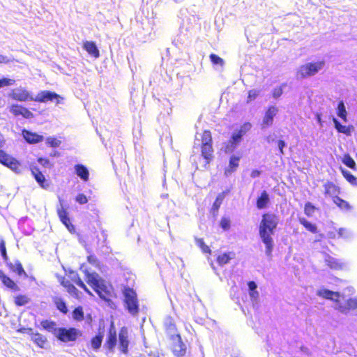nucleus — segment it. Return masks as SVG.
<instances>
[{"instance_id": "obj_37", "label": "nucleus", "mask_w": 357, "mask_h": 357, "mask_svg": "<svg viewBox=\"0 0 357 357\" xmlns=\"http://www.w3.org/2000/svg\"><path fill=\"white\" fill-rule=\"evenodd\" d=\"M41 326L44 329L47 330L49 332H52L54 335L55 331L59 328L56 327L55 322L48 320H44L41 321Z\"/></svg>"}, {"instance_id": "obj_44", "label": "nucleus", "mask_w": 357, "mask_h": 357, "mask_svg": "<svg viewBox=\"0 0 357 357\" xmlns=\"http://www.w3.org/2000/svg\"><path fill=\"white\" fill-rule=\"evenodd\" d=\"M316 207L311 202H306L304 206V213L307 217L313 215L316 210Z\"/></svg>"}, {"instance_id": "obj_49", "label": "nucleus", "mask_w": 357, "mask_h": 357, "mask_svg": "<svg viewBox=\"0 0 357 357\" xmlns=\"http://www.w3.org/2000/svg\"><path fill=\"white\" fill-rule=\"evenodd\" d=\"M15 83V80L13 79H10L7 77H3L0 79V86H11L13 85Z\"/></svg>"}, {"instance_id": "obj_25", "label": "nucleus", "mask_w": 357, "mask_h": 357, "mask_svg": "<svg viewBox=\"0 0 357 357\" xmlns=\"http://www.w3.org/2000/svg\"><path fill=\"white\" fill-rule=\"evenodd\" d=\"M75 171L77 176L82 181H87L89 178V172L86 166L82 164H77L75 166Z\"/></svg>"}, {"instance_id": "obj_41", "label": "nucleus", "mask_w": 357, "mask_h": 357, "mask_svg": "<svg viewBox=\"0 0 357 357\" xmlns=\"http://www.w3.org/2000/svg\"><path fill=\"white\" fill-rule=\"evenodd\" d=\"M229 253H222L217 257V261L220 266L227 264L230 261Z\"/></svg>"}, {"instance_id": "obj_1", "label": "nucleus", "mask_w": 357, "mask_h": 357, "mask_svg": "<svg viewBox=\"0 0 357 357\" xmlns=\"http://www.w3.org/2000/svg\"><path fill=\"white\" fill-rule=\"evenodd\" d=\"M279 223V217L273 213L266 212L262 214L261 220L259 225V234L266 246V254L271 256L273 250V239L272 235L274 234Z\"/></svg>"}, {"instance_id": "obj_46", "label": "nucleus", "mask_w": 357, "mask_h": 357, "mask_svg": "<svg viewBox=\"0 0 357 357\" xmlns=\"http://www.w3.org/2000/svg\"><path fill=\"white\" fill-rule=\"evenodd\" d=\"M94 290L101 298L104 300L107 299V296L109 294V292L105 289L103 286L100 284L99 287L95 288Z\"/></svg>"}, {"instance_id": "obj_43", "label": "nucleus", "mask_w": 357, "mask_h": 357, "mask_svg": "<svg viewBox=\"0 0 357 357\" xmlns=\"http://www.w3.org/2000/svg\"><path fill=\"white\" fill-rule=\"evenodd\" d=\"M73 317L76 321H82L84 319V312L82 307L79 306L73 311Z\"/></svg>"}, {"instance_id": "obj_33", "label": "nucleus", "mask_w": 357, "mask_h": 357, "mask_svg": "<svg viewBox=\"0 0 357 357\" xmlns=\"http://www.w3.org/2000/svg\"><path fill=\"white\" fill-rule=\"evenodd\" d=\"M337 114L342 119V121L347 122V112L346 110L344 103L343 101H340L337 105Z\"/></svg>"}, {"instance_id": "obj_21", "label": "nucleus", "mask_w": 357, "mask_h": 357, "mask_svg": "<svg viewBox=\"0 0 357 357\" xmlns=\"http://www.w3.org/2000/svg\"><path fill=\"white\" fill-rule=\"evenodd\" d=\"M333 122L334 123L335 128L339 133H342L347 136H350L352 132L354 130V127L352 125L344 126L340 122L333 118Z\"/></svg>"}, {"instance_id": "obj_28", "label": "nucleus", "mask_w": 357, "mask_h": 357, "mask_svg": "<svg viewBox=\"0 0 357 357\" xmlns=\"http://www.w3.org/2000/svg\"><path fill=\"white\" fill-rule=\"evenodd\" d=\"M84 49L91 56L98 58L100 56L99 50L94 42L86 41L84 43Z\"/></svg>"}, {"instance_id": "obj_29", "label": "nucleus", "mask_w": 357, "mask_h": 357, "mask_svg": "<svg viewBox=\"0 0 357 357\" xmlns=\"http://www.w3.org/2000/svg\"><path fill=\"white\" fill-rule=\"evenodd\" d=\"M325 263L330 268L333 270H341L344 266L342 262L330 255H327L325 258Z\"/></svg>"}, {"instance_id": "obj_62", "label": "nucleus", "mask_w": 357, "mask_h": 357, "mask_svg": "<svg viewBox=\"0 0 357 357\" xmlns=\"http://www.w3.org/2000/svg\"><path fill=\"white\" fill-rule=\"evenodd\" d=\"M202 252H204L205 253L211 254V250H210L209 247L204 245L203 243H202Z\"/></svg>"}, {"instance_id": "obj_20", "label": "nucleus", "mask_w": 357, "mask_h": 357, "mask_svg": "<svg viewBox=\"0 0 357 357\" xmlns=\"http://www.w3.org/2000/svg\"><path fill=\"white\" fill-rule=\"evenodd\" d=\"M119 349H121L122 353L125 354H128L129 341L128 340V333L126 328H121L119 335Z\"/></svg>"}, {"instance_id": "obj_30", "label": "nucleus", "mask_w": 357, "mask_h": 357, "mask_svg": "<svg viewBox=\"0 0 357 357\" xmlns=\"http://www.w3.org/2000/svg\"><path fill=\"white\" fill-rule=\"evenodd\" d=\"M341 174L348 183H349L351 185L354 187H357L356 176H355L351 172L344 169H341Z\"/></svg>"}, {"instance_id": "obj_32", "label": "nucleus", "mask_w": 357, "mask_h": 357, "mask_svg": "<svg viewBox=\"0 0 357 357\" xmlns=\"http://www.w3.org/2000/svg\"><path fill=\"white\" fill-rule=\"evenodd\" d=\"M9 266L10 270L16 273L19 276L24 275L25 278L27 277L26 273L19 261H16L15 264H10Z\"/></svg>"}, {"instance_id": "obj_10", "label": "nucleus", "mask_w": 357, "mask_h": 357, "mask_svg": "<svg viewBox=\"0 0 357 357\" xmlns=\"http://www.w3.org/2000/svg\"><path fill=\"white\" fill-rule=\"evenodd\" d=\"M0 163L13 171H17L20 166L19 162L15 158L1 149H0Z\"/></svg>"}, {"instance_id": "obj_56", "label": "nucleus", "mask_w": 357, "mask_h": 357, "mask_svg": "<svg viewBox=\"0 0 357 357\" xmlns=\"http://www.w3.org/2000/svg\"><path fill=\"white\" fill-rule=\"evenodd\" d=\"M87 260H88L89 264H92V265H93L95 266H98V260L97 257L95 255H91L88 256Z\"/></svg>"}, {"instance_id": "obj_40", "label": "nucleus", "mask_w": 357, "mask_h": 357, "mask_svg": "<svg viewBox=\"0 0 357 357\" xmlns=\"http://www.w3.org/2000/svg\"><path fill=\"white\" fill-rule=\"evenodd\" d=\"M249 290H250V296L251 298H257L259 296V293L257 291V284L254 281H250L248 283Z\"/></svg>"}, {"instance_id": "obj_35", "label": "nucleus", "mask_w": 357, "mask_h": 357, "mask_svg": "<svg viewBox=\"0 0 357 357\" xmlns=\"http://www.w3.org/2000/svg\"><path fill=\"white\" fill-rule=\"evenodd\" d=\"M299 222L309 231L312 234L317 233V226L307 221L305 218H300Z\"/></svg>"}, {"instance_id": "obj_17", "label": "nucleus", "mask_w": 357, "mask_h": 357, "mask_svg": "<svg viewBox=\"0 0 357 357\" xmlns=\"http://www.w3.org/2000/svg\"><path fill=\"white\" fill-rule=\"evenodd\" d=\"M59 202L61 203V206H62L60 199ZM57 213L62 223L67 227L70 232H73V231L75 230V227L70 223L68 212L63 208V206H61V208H57Z\"/></svg>"}, {"instance_id": "obj_7", "label": "nucleus", "mask_w": 357, "mask_h": 357, "mask_svg": "<svg viewBox=\"0 0 357 357\" xmlns=\"http://www.w3.org/2000/svg\"><path fill=\"white\" fill-rule=\"evenodd\" d=\"M62 98L54 91H42L39 92L37 96L34 98L33 100L39 102H46L47 101H55L56 104L59 103V100Z\"/></svg>"}, {"instance_id": "obj_5", "label": "nucleus", "mask_w": 357, "mask_h": 357, "mask_svg": "<svg viewBox=\"0 0 357 357\" xmlns=\"http://www.w3.org/2000/svg\"><path fill=\"white\" fill-rule=\"evenodd\" d=\"M79 335V331L75 328H59L55 331L56 338L63 342L75 341Z\"/></svg>"}, {"instance_id": "obj_12", "label": "nucleus", "mask_w": 357, "mask_h": 357, "mask_svg": "<svg viewBox=\"0 0 357 357\" xmlns=\"http://www.w3.org/2000/svg\"><path fill=\"white\" fill-rule=\"evenodd\" d=\"M278 112V108L275 105L267 107L262 120L263 128L270 127L273 125L274 117L277 115Z\"/></svg>"}, {"instance_id": "obj_59", "label": "nucleus", "mask_w": 357, "mask_h": 357, "mask_svg": "<svg viewBox=\"0 0 357 357\" xmlns=\"http://www.w3.org/2000/svg\"><path fill=\"white\" fill-rule=\"evenodd\" d=\"M12 61L10 57L0 54V64L8 63Z\"/></svg>"}, {"instance_id": "obj_22", "label": "nucleus", "mask_w": 357, "mask_h": 357, "mask_svg": "<svg viewBox=\"0 0 357 357\" xmlns=\"http://www.w3.org/2000/svg\"><path fill=\"white\" fill-rule=\"evenodd\" d=\"M270 203L269 195L266 190H263L256 200V206L258 209L266 208Z\"/></svg>"}, {"instance_id": "obj_6", "label": "nucleus", "mask_w": 357, "mask_h": 357, "mask_svg": "<svg viewBox=\"0 0 357 357\" xmlns=\"http://www.w3.org/2000/svg\"><path fill=\"white\" fill-rule=\"evenodd\" d=\"M8 97L20 102L33 101V96L31 92L24 87H18L10 90Z\"/></svg>"}, {"instance_id": "obj_34", "label": "nucleus", "mask_w": 357, "mask_h": 357, "mask_svg": "<svg viewBox=\"0 0 357 357\" xmlns=\"http://www.w3.org/2000/svg\"><path fill=\"white\" fill-rule=\"evenodd\" d=\"M333 202L341 209H351V206L349 205V202L338 196H333Z\"/></svg>"}, {"instance_id": "obj_63", "label": "nucleus", "mask_w": 357, "mask_h": 357, "mask_svg": "<svg viewBox=\"0 0 357 357\" xmlns=\"http://www.w3.org/2000/svg\"><path fill=\"white\" fill-rule=\"evenodd\" d=\"M62 285L66 288V289H68V284H71L72 283L69 281V280H63L62 282H61Z\"/></svg>"}, {"instance_id": "obj_4", "label": "nucleus", "mask_w": 357, "mask_h": 357, "mask_svg": "<svg viewBox=\"0 0 357 357\" xmlns=\"http://www.w3.org/2000/svg\"><path fill=\"white\" fill-rule=\"evenodd\" d=\"M202 157L208 164L213 160V149L212 146V135L210 131L205 130L202 133Z\"/></svg>"}, {"instance_id": "obj_60", "label": "nucleus", "mask_w": 357, "mask_h": 357, "mask_svg": "<svg viewBox=\"0 0 357 357\" xmlns=\"http://www.w3.org/2000/svg\"><path fill=\"white\" fill-rule=\"evenodd\" d=\"M73 281L75 282V284L79 287H84V283L83 282V281L81 280V278L79 277V276H75V278L73 279Z\"/></svg>"}, {"instance_id": "obj_52", "label": "nucleus", "mask_w": 357, "mask_h": 357, "mask_svg": "<svg viewBox=\"0 0 357 357\" xmlns=\"http://www.w3.org/2000/svg\"><path fill=\"white\" fill-rule=\"evenodd\" d=\"M259 91L256 89H252L248 91L247 102L254 100L258 96Z\"/></svg>"}, {"instance_id": "obj_58", "label": "nucleus", "mask_w": 357, "mask_h": 357, "mask_svg": "<svg viewBox=\"0 0 357 357\" xmlns=\"http://www.w3.org/2000/svg\"><path fill=\"white\" fill-rule=\"evenodd\" d=\"M278 148H279L280 153L281 155H283V154H284L283 149H284V147L286 146V144H285L284 141H283V140H279V141L278 142Z\"/></svg>"}, {"instance_id": "obj_45", "label": "nucleus", "mask_w": 357, "mask_h": 357, "mask_svg": "<svg viewBox=\"0 0 357 357\" xmlns=\"http://www.w3.org/2000/svg\"><path fill=\"white\" fill-rule=\"evenodd\" d=\"M224 198H225V196L223 194H219L217 196V197L213 204V206H212V209L213 211L217 212L218 211L219 208L220 207V206L223 202Z\"/></svg>"}, {"instance_id": "obj_36", "label": "nucleus", "mask_w": 357, "mask_h": 357, "mask_svg": "<svg viewBox=\"0 0 357 357\" xmlns=\"http://www.w3.org/2000/svg\"><path fill=\"white\" fill-rule=\"evenodd\" d=\"M31 340L41 348L44 347V344L47 341L45 337L40 333H33L31 335Z\"/></svg>"}, {"instance_id": "obj_19", "label": "nucleus", "mask_w": 357, "mask_h": 357, "mask_svg": "<svg viewBox=\"0 0 357 357\" xmlns=\"http://www.w3.org/2000/svg\"><path fill=\"white\" fill-rule=\"evenodd\" d=\"M22 135L26 142L29 144H37L43 141L44 137L36 132L27 130H23Z\"/></svg>"}, {"instance_id": "obj_8", "label": "nucleus", "mask_w": 357, "mask_h": 357, "mask_svg": "<svg viewBox=\"0 0 357 357\" xmlns=\"http://www.w3.org/2000/svg\"><path fill=\"white\" fill-rule=\"evenodd\" d=\"M198 136L199 133L197 130L192 147V154L190 158L191 162L195 165L196 169H198V162L201 160V139Z\"/></svg>"}, {"instance_id": "obj_27", "label": "nucleus", "mask_w": 357, "mask_h": 357, "mask_svg": "<svg viewBox=\"0 0 357 357\" xmlns=\"http://www.w3.org/2000/svg\"><path fill=\"white\" fill-rule=\"evenodd\" d=\"M241 157L238 155H231L229 158L228 168L225 169V174H231L236 170L239 166Z\"/></svg>"}, {"instance_id": "obj_2", "label": "nucleus", "mask_w": 357, "mask_h": 357, "mask_svg": "<svg viewBox=\"0 0 357 357\" xmlns=\"http://www.w3.org/2000/svg\"><path fill=\"white\" fill-rule=\"evenodd\" d=\"M123 304L130 314L135 317L139 312V305L136 292L130 287H126L123 292Z\"/></svg>"}, {"instance_id": "obj_53", "label": "nucleus", "mask_w": 357, "mask_h": 357, "mask_svg": "<svg viewBox=\"0 0 357 357\" xmlns=\"http://www.w3.org/2000/svg\"><path fill=\"white\" fill-rule=\"evenodd\" d=\"M68 292L73 296H78V290L77 289L73 284H68Z\"/></svg>"}, {"instance_id": "obj_3", "label": "nucleus", "mask_w": 357, "mask_h": 357, "mask_svg": "<svg viewBox=\"0 0 357 357\" xmlns=\"http://www.w3.org/2000/svg\"><path fill=\"white\" fill-rule=\"evenodd\" d=\"M324 65L325 61L324 60L301 65L297 71V76L300 78L313 76L321 70Z\"/></svg>"}, {"instance_id": "obj_11", "label": "nucleus", "mask_w": 357, "mask_h": 357, "mask_svg": "<svg viewBox=\"0 0 357 357\" xmlns=\"http://www.w3.org/2000/svg\"><path fill=\"white\" fill-rule=\"evenodd\" d=\"M9 112L14 116H22L25 119H31L33 117V114L27 108L18 104H12L8 107Z\"/></svg>"}, {"instance_id": "obj_47", "label": "nucleus", "mask_w": 357, "mask_h": 357, "mask_svg": "<svg viewBox=\"0 0 357 357\" xmlns=\"http://www.w3.org/2000/svg\"><path fill=\"white\" fill-rule=\"evenodd\" d=\"M46 144L51 147H59L61 144V141L55 137H49L46 139Z\"/></svg>"}, {"instance_id": "obj_42", "label": "nucleus", "mask_w": 357, "mask_h": 357, "mask_svg": "<svg viewBox=\"0 0 357 357\" xmlns=\"http://www.w3.org/2000/svg\"><path fill=\"white\" fill-rule=\"evenodd\" d=\"M29 302V298L25 295H18L15 298V303L17 306H23Z\"/></svg>"}, {"instance_id": "obj_16", "label": "nucleus", "mask_w": 357, "mask_h": 357, "mask_svg": "<svg viewBox=\"0 0 357 357\" xmlns=\"http://www.w3.org/2000/svg\"><path fill=\"white\" fill-rule=\"evenodd\" d=\"M336 309L342 313L347 314L351 310L357 311V298H350L345 304H339Z\"/></svg>"}, {"instance_id": "obj_38", "label": "nucleus", "mask_w": 357, "mask_h": 357, "mask_svg": "<svg viewBox=\"0 0 357 357\" xmlns=\"http://www.w3.org/2000/svg\"><path fill=\"white\" fill-rule=\"evenodd\" d=\"M54 303L56 306V308L63 314H67L68 307L66 306V302L61 298H56L54 300Z\"/></svg>"}, {"instance_id": "obj_50", "label": "nucleus", "mask_w": 357, "mask_h": 357, "mask_svg": "<svg viewBox=\"0 0 357 357\" xmlns=\"http://www.w3.org/2000/svg\"><path fill=\"white\" fill-rule=\"evenodd\" d=\"M230 225L231 221L229 218L225 217L221 218L220 225L224 230H228L230 228Z\"/></svg>"}, {"instance_id": "obj_39", "label": "nucleus", "mask_w": 357, "mask_h": 357, "mask_svg": "<svg viewBox=\"0 0 357 357\" xmlns=\"http://www.w3.org/2000/svg\"><path fill=\"white\" fill-rule=\"evenodd\" d=\"M103 339V335H96L91 339V347L94 350H98L100 348Z\"/></svg>"}, {"instance_id": "obj_51", "label": "nucleus", "mask_w": 357, "mask_h": 357, "mask_svg": "<svg viewBox=\"0 0 357 357\" xmlns=\"http://www.w3.org/2000/svg\"><path fill=\"white\" fill-rule=\"evenodd\" d=\"M210 59L211 61L215 65L219 64L222 66L224 63L223 59L222 58L213 53L210 54Z\"/></svg>"}, {"instance_id": "obj_9", "label": "nucleus", "mask_w": 357, "mask_h": 357, "mask_svg": "<svg viewBox=\"0 0 357 357\" xmlns=\"http://www.w3.org/2000/svg\"><path fill=\"white\" fill-rule=\"evenodd\" d=\"M251 127V123L246 122L241 126V128L236 133L232 135L230 139V144L233 149L236 148V146L241 142L242 137L250 130Z\"/></svg>"}, {"instance_id": "obj_55", "label": "nucleus", "mask_w": 357, "mask_h": 357, "mask_svg": "<svg viewBox=\"0 0 357 357\" xmlns=\"http://www.w3.org/2000/svg\"><path fill=\"white\" fill-rule=\"evenodd\" d=\"M0 251H1L2 257L4 259H7L8 256H7V253H6V245H5V242L3 240L1 242Z\"/></svg>"}, {"instance_id": "obj_24", "label": "nucleus", "mask_w": 357, "mask_h": 357, "mask_svg": "<svg viewBox=\"0 0 357 357\" xmlns=\"http://www.w3.org/2000/svg\"><path fill=\"white\" fill-rule=\"evenodd\" d=\"M324 195L328 196H337L340 192V188L331 181H327L324 185Z\"/></svg>"}, {"instance_id": "obj_15", "label": "nucleus", "mask_w": 357, "mask_h": 357, "mask_svg": "<svg viewBox=\"0 0 357 357\" xmlns=\"http://www.w3.org/2000/svg\"><path fill=\"white\" fill-rule=\"evenodd\" d=\"M116 332L114 328V323L112 322L107 334V337L105 346L111 351H113L114 348L116 344Z\"/></svg>"}, {"instance_id": "obj_26", "label": "nucleus", "mask_w": 357, "mask_h": 357, "mask_svg": "<svg viewBox=\"0 0 357 357\" xmlns=\"http://www.w3.org/2000/svg\"><path fill=\"white\" fill-rule=\"evenodd\" d=\"M0 279L3 284L8 288L12 289L14 291H17L20 290L19 287L15 284V282L8 276L6 275L1 271H0Z\"/></svg>"}, {"instance_id": "obj_57", "label": "nucleus", "mask_w": 357, "mask_h": 357, "mask_svg": "<svg viewBox=\"0 0 357 357\" xmlns=\"http://www.w3.org/2000/svg\"><path fill=\"white\" fill-rule=\"evenodd\" d=\"M38 162L45 167H49L50 162L47 158H39Z\"/></svg>"}, {"instance_id": "obj_31", "label": "nucleus", "mask_w": 357, "mask_h": 357, "mask_svg": "<svg viewBox=\"0 0 357 357\" xmlns=\"http://www.w3.org/2000/svg\"><path fill=\"white\" fill-rule=\"evenodd\" d=\"M342 162L344 165H345L347 167L351 169L352 170L356 171L357 169V165L356 162L349 153H346L343 155L342 158Z\"/></svg>"}, {"instance_id": "obj_18", "label": "nucleus", "mask_w": 357, "mask_h": 357, "mask_svg": "<svg viewBox=\"0 0 357 357\" xmlns=\"http://www.w3.org/2000/svg\"><path fill=\"white\" fill-rule=\"evenodd\" d=\"M185 345L181 341V336L176 335L174 338V342L172 345V351L177 357L183 356L185 354Z\"/></svg>"}, {"instance_id": "obj_61", "label": "nucleus", "mask_w": 357, "mask_h": 357, "mask_svg": "<svg viewBox=\"0 0 357 357\" xmlns=\"http://www.w3.org/2000/svg\"><path fill=\"white\" fill-rule=\"evenodd\" d=\"M260 174H261V171H259L258 169H253L250 173V176L252 178L258 177V176H259Z\"/></svg>"}, {"instance_id": "obj_14", "label": "nucleus", "mask_w": 357, "mask_h": 357, "mask_svg": "<svg viewBox=\"0 0 357 357\" xmlns=\"http://www.w3.org/2000/svg\"><path fill=\"white\" fill-rule=\"evenodd\" d=\"M31 171L33 176L34 177L36 182L39 184V185L45 190L48 189L50 187V183L41 171L36 167H33L31 169Z\"/></svg>"}, {"instance_id": "obj_13", "label": "nucleus", "mask_w": 357, "mask_h": 357, "mask_svg": "<svg viewBox=\"0 0 357 357\" xmlns=\"http://www.w3.org/2000/svg\"><path fill=\"white\" fill-rule=\"evenodd\" d=\"M317 294L323 298L334 301L337 306L339 304H341L339 300L340 298V294L339 292L333 291L326 289H322L319 290Z\"/></svg>"}, {"instance_id": "obj_48", "label": "nucleus", "mask_w": 357, "mask_h": 357, "mask_svg": "<svg viewBox=\"0 0 357 357\" xmlns=\"http://www.w3.org/2000/svg\"><path fill=\"white\" fill-rule=\"evenodd\" d=\"M285 86H286V84H282L281 86L274 88L272 91L273 97L274 98H278L279 97H280L282 96V94L283 93L282 87Z\"/></svg>"}, {"instance_id": "obj_64", "label": "nucleus", "mask_w": 357, "mask_h": 357, "mask_svg": "<svg viewBox=\"0 0 357 357\" xmlns=\"http://www.w3.org/2000/svg\"><path fill=\"white\" fill-rule=\"evenodd\" d=\"M175 328V326L174 324H173L172 322H171V320H169V326H168V330L169 331H174Z\"/></svg>"}, {"instance_id": "obj_54", "label": "nucleus", "mask_w": 357, "mask_h": 357, "mask_svg": "<svg viewBox=\"0 0 357 357\" xmlns=\"http://www.w3.org/2000/svg\"><path fill=\"white\" fill-rule=\"evenodd\" d=\"M76 202L80 204H84L87 203L88 199L84 194H79L75 199Z\"/></svg>"}, {"instance_id": "obj_23", "label": "nucleus", "mask_w": 357, "mask_h": 357, "mask_svg": "<svg viewBox=\"0 0 357 357\" xmlns=\"http://www.w3.org/2000/svg\"><path fill=\"white\" fill-rule=\"evenodd\" d=\"M81 270L85 273L88 283L90 284L93 289L99 287L100 284L99 275L96 273H89L86 269H84L83 266L81 267Z\"/></svg>"}]
</instances>
